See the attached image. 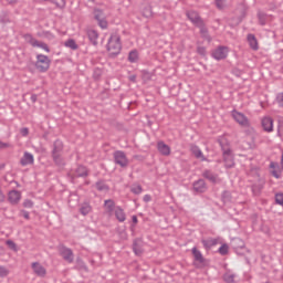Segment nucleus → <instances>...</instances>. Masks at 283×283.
Listing matches in <instances>:
<instances>
[{
    "instance_id": "nucleus-22",
    "label": "nucleus",
    "mask_w": 283,
    "mask_h": 283,
    "mask_svg": "<svg viewBox=\"0 0 283 283\" xmlns=\"http://www.w3.org/2000/svg\"><path fill=\"white\" fill-rule=\"evenodd\" d=\"M262 127L264 129V132H273V118L271 117H264L262 119Z\"/></svg>"
},
{
    "instance_id": "nucleus-18",
    "label": "nucleus",
    "mask_w": 283,
    "mask_h": 283,
    "mask_svg": "<svg viewBox=\"0 0 283 283\" xmlns=\"http://www.w3.org/2000/svg\"><path fill=\"white\" fill-rule=\"evenodd\" d=\"M190 151L195 156V158H198L202 161L207 160V157H205V155L202 154V150L197 145L190 144Z\"/></svg>"
},
{
    "instance_id": "nucleus-6",
    "label": "nucleus",
    "mask_w": 283,
    "mask_h": 283,
    "mask_svg": "<svg viewBox=\"0 0 283 283\" xmlns=\"http://www.w3.org/2000/svg\"><path fill=\"white\" fill-rule=\"evenodd\" d=\"M93 14H94L95 21H97V25H99L102 30H107L108 23H107V18L105 15V12L101 9H94Z\"/></svg>"
},
{
    "instance_id": "nucleus-43",
    "label": "nucleus",
    "mask_w": 283,
    "mask_h": 283,
    "mask_svg": "<svg viewBox=\"0 0 283 283\" xmlns=\"http://www.w3.org/2000/svg\"><path fill=\"white\" fill-rule=\"evenodd\" d=\"M101 76H103V71L101 69H94L93 78L95 81H98V78H101Z\"/></svg>"
},
{
    "instance_id": "nucleus-62",
    "label": "nucleus",
    "mask_w": 283,
    "mask_h": 283,
    "mask_svg": "<svg viewBox=\"0 0 283 283\" xmlns=\"http://www.w3.org/2000/svg\"><path fill=\"white\" fill-rule=\"evenodd\" d=\"M8 3H10L11 6H14V3H17L19 0H7Z\"/></svg>"
},
{
    "instance_id": "nucleus-30",
    "label": "nucleus",
    "mask_w": 283,
    "mask_h": 283,
    "mask_svg": "<svg viewBox=\"0 0 283 283\" xmlns=\"http://www.w3.org/2000/svg\"><path fill=\"white\" fill-rule=\"evenodd\" d=\"M128 61L129 63H138V51L133 50L128 53Z\"/></svg>"
},
{
    "instance_id": "nucleus-16",
    "label": "nucleus",
    "mask_w": 283,
    "mask_h": 283,
    "mask_svg": "<svg viewBox=\"0 0 283 283\" xmlns=\"http://www.w3.org/2000/svg\"><path fill=\"white\" fill-rule=\"evenodd\" d=\"M193 191L196 193H205L207 191V182H205V179H199L192 184Z\"/></svg>"
},
{
    "instance_id": "nucleus-63",
    "label": "nucleus",
    "mask_w": 283,
    "mask_h": 283,
    "mask_svg": "<svg viewBox=\"0 0 283 283\" xmlns=\"http://www.w3.org/2000/svg\"><path fill=\"white\" fill-rule=\"evenodd\" d=\"M146 17H151V10H146V13H145Z\"/></svg>"
},
{
    "instance_id": "nucleus-24",
    "label": "nucleus",
    "mask_w": 283,
    "mask_h": 283,
    "mask_svg": "<svg viewBox=\"0 0 283 283\" xmlns=\"http://www.w3.org/2000/svg\"><path fill=\"white\" fill-rule=\"evenodd\" d=\"M202 176L206 178V180H209L213 185H216V182H218V175L213 174V171H211V170H205L202 172Z\"/></svg>"
},
{
    "instance_id": "nucleus-54",
    "label": "nucleus",
    "mask_w": 283,
    "mask_h": 283,
    "mask_svg": "<svg viewBox=\"0 0 283 283\" xmlns=\"http://www.w3.org/2000/svg\"><path fill=\"white\" fill-rule=\"evenodd\" d=\"M21 213L25 220H30V212L22 210Z\"/></svg>"
},
{
    "instance_id": "nucleus-53",
    "label": "nucleus",
    "mask_w": 283,
    "mask_h": 283,
    "mask_svg": "<svg viewBox=\"0 0 283 283\" xmlns=\"http://www.w3.org/2000/svg\"><path fill=\"white\" fill-rule=\"evenodd\" d=\"M272 176L274 177V178H276V179H280V178H282V175L277 171V170H272Z\"/></svg>"
},
{
    "instance_id": "nucleus-13",
    "label": "nucleus",
    "mask_w": 283,
    "mask_h": 283,
    "mask_svg": "<svg viewBox=\"0 0 283 283\" xmlns=\"http://www.w3.org/2000/svg\"><path fill=\"white\" fill-rule=\"evenodd\" d=\"M63 149H64L63 142L60 139H56L53 143V149L51 151V156H63Z\"/></svg>"
},
{
    "instance_id": "nucleus-31",
    "label": "nucleus",
    "mask_w": 283,
    "mask_h": 283,
    "mask_svg": "<svg viewBox=\"0 0 283 283\" xmlns=\"http://www.w3.org/2000/svg\"><path fill=\"white\" fill-rule=\"evenodd\" d=\"M133 251L135 255H143V248L140 247V244H138V240H135L133 242Z\"/></svg>"
},
{
    "instance_id": "nucleus-41",
    "label": "nucleus",
    "mask_w": 283,
    "mask_h": 283,
    "mask_svg": "<svg viewBox=\"0 0 283 283\" xmlns=\"http://www.w3.org/2000/svg\"><path fill=\"white\" fill-rule=\"evenodd\" d=\"M258 19H259L260 25H266V14L259 12Z\"/></svg>"
},
{
    "instance_id": "nucleus-4",
    "label": "nucleus",
    "mask_w": 283,
    "mask_h": 283,
    "mask_svg": "<svg viewBox=\"0 0 283 283\" xmlns=\"http://www.w3.org/2000/svg\"><path fill=\"white\" fill-rule=\"evenodd\" d=\"M113 158H114L115 165H118L123 169L129 166V159H127V155L123 150L114 151Z\"/></svg>"
},
{
    "instance_id": "nucleus-42",
    "label": "nucleus",
    "mask_w": 283,
    "mask_h": 283,
    "mask_svg": "<svg viewBox=\"0 0 283 283\" xmlns=\"http://www.w3.org/2000/svg\"><path fill=\"white\" fill-rule=\"evenodd\" d=\"M8 275H10V270L0 265V277H8Z\"/></svg>"
},
{
    "instance_id": "nucleus-29",
    "label": "nucleus",
    "mask_w": 283,
    "mask_h": 283,
    "mask_svg": "<svg viewBox=\"0 0 283 283\" xmlns=\"http://www.w3.org/2000/svg\"><path fill=\"white\" fill-rule=\"evenodd\" d=\"M95 187H96L97 191H109V186H107V184H105V181H103V180H98L95 184Z\"/></svg>"
},
{
    "instance_id": "nucleus-58",
    "label": "nucleus",
    "mask_w": 283,
    "mask_h": 283,
    "mask_svg": "<svg viewBox=\"0 0 283 283\" xmlns=\"http://www.w3.org/2000/svg\"><path fill=\"white\" fill-rule=\"evenodd\" d=\"M132 220H133V224H138V217L133 216Z\"/></svg>"
},
{
    "instance_id": "nucleus-45",
    "label": "nucleus",
    "mask_w": 283,
    "mask_h": 283,
    "mask_svg": "<svg viewBox=\"0 0 283 283\" xmlns=\"http://www.w3.org/2000/svg\"><path fill=\"white\" fill-rule=\"evenodd\" d=\"M6 244H7V247H9V249H11V251H17V243H14V241L7 240Z\"/></svg>"
},
{
    "instance_id": "nucleus-38",
    "label": "nucleus",
    "mask_w": 283,
    "mask_h": 283,
    "mask_svg": "<svg viewBox=\"0 0 283 283\" xmlns=\"http://www.w3.org/2000/svg\"><path fill=\"white\" fill-rule=\"evenodd\" d=\"M274 199L275 205H280V207H283V192H276Z\"/></svg>"
},
{
    "instance_id": "nucleus-57",
    "label": "nucleus",
    "mask_w": 283,
    "mask_h": 283,
    "mask_svg": "<svg viewBox=\"0 0 283 283\" xmlns=\"http://www.w3.org/2000/svg\"><path fill=\"white\" fill-rule=\"evenodd\" d=\"M144 202H151V196L145 195L144 196Z\"/></svg>"
},
{
    "instance_id": "nucleus-17",
    "label": "nucleus",
    "mask_w": 283,
    "mask_h": 283,
    "mask_svg": "<svg viewBox=\"0 0 283 283\" xmlns=\"http://www.w3.org/2000/svg\"><path fill=\"white\" fill-rule=\"evenodd\" d=\"M8 200L10 202V205H17L18 202H21V191H19V190L9 191Z\"/></svg>"
},
{
    "instance_id": "nucleus-1",
    "label": "nucleus",
    "mask_w": 283,
    "mask_h": 283,
    "mask_svg": "<svg viewBox=\"0 0 283 283\" xmlns=\"http://www.w3.org/2000/svg\"><path fill=\"white\" fill-rule=\"evenodd\" d=\"M107 52H109V56H118L120 54V50H123V44L120 43V35L113 33L111 34L107 45Z\"/></svg>"
},
{
    "instance_id": "nucleus-61",
    "label": "nucleus",
    "mask_w": 283,
    "mask_h": 283,
    "mask_svg": "<svg viewBox=\"0 0 283 283\" xmlns=\"http://www.w3.org/2000/svg\"><path fill=\"white\" fill-rule=\"evenodd\" d=\"M81 269H83V271H87V265H85V263L81 262Z\"/></svg>"
},
{
    "instance_id": "nucleus-26",
    "label": "nucleus",
    "mask_w": 283,
    "mask_h": 283,
    "mask_svg": "<svg viewBox=\"0 0 283 283\" xmlns=\"http://www.w3.org/2000/svg\"><path fill=\"white\" fill-rule=\"evenodd\" d=\"M248 43H249V45H250V48H251V50H259L260 49V46L258 45V39L255 38V35L254 34H248Z\"/></svg>"
},
{
    "instance_id": "nucleus-55",
    "label": "nucleus",
    "mask_w": 283,
    "mask_h": 283,
    "mask_svg": "<svg viewBox=\"0 0 283 283\" xmlns=\"http://www.w3.org/2000/svg\"><path fill=\"white\" fill-rule=\"evenodd\" d=\"M0 202H6V195L3 193V190L0 188Z\"/></svg>"
},
{
    "instance_id": "nucleus-39",
    "label": "nucleus",
    "mask_w": 283,
    "mask_h": 283,
    "mask_svg": "<svg viewBox=\"0 0 283 283\" xmlns=\"http://www.w3.org/2000/svg\"><path fill=\"white\" fill-rule=\"evenodd\" d=\"M51 3H54V6H56V8H59L60 10H63V8H65V0H50Z\"/></svg>"
},
{
    "instance_id": "nucleus-11",
    "label": "nucleus",
    "mask_w": 283,
    "mask_h": 283,
    "mask_svg": "<svg viewBox=\"0 0 283 283\" xmlns=\"http://www.w3.org/2000/svg\"><path fill=\"white\" fill-rule=\"evenodd\" d=\"M31 266H32L33 273H35L38 277H45V275H48V270H45V268L41 265V263L33 262Z\"/></svg>"
},
{
    "instance_id": "nucleus-40",
    "label": "nucleus",
    "mask_w": 283,
    "mask_h": 283,
    "mask_svg": "<svg viewBox=\"0 0 283 283\" xmlns=\"http://www.w3.org/2000/svg\"><path fill=\"white\" fill-rule=\"evenodd\" d=\"M219 253L220 255H228L229 253V245L227 243H223L220 248H219Z\"/></svg>"
},
{
    "instance_id": "nucleus-28",
    "label": "nucleus",
    "mask_w": 283,
    "mask_h": 283,
    "mask_svg": "<svg viewBox=\"0 0 283 283\" xmlns=\"http://www.w3.org/2000/svg\"><path fill=\"white\" fill-rule=\"evenodd\" d=\"M262 189H264V184L262 182L252 185V192L254 196H260V193H262Z\"/></svg>"
},
{
    "instance_id": "nucleus-35",
    "label": "nucleus",
    "mask_w": 283,
    "mask_h": 283,
    "mask_svg": "<svg viewBox=\"0 0 283 283\" xmlns=\"http://www.w3.org/2000/svg\"><path fill=\"white\" fill-rule=\"evenodd\" d=\"M197 28H199L200 34H202L203 36L209 34V29H207V25L205 24V22H201L200 24H197Z\"/></svg>"
},
{
    "instance_id": "nucleus-19",
    "label": "nucleus",
    "mask_w": 283,
    "mask_h": 283,
    "mask_svg": "<svg viewBox=\"0 0 283 283\" xmlns=\"http://www.w3.org/2000/svg\"><path fill=\"white\" fill-rule=\"evenodd\" d=\"M114 216L116 220L119 222H125V220H127V214L125 213V210L120 206H117L115 208Z\"/></svg>"
},
{
    "instance_id": "nucleus-36",
    "label": "nucleus",
    "mask_w": 283,
    "mask_h": 283,
    "mask_svg": "<svg viewBox=\"0 0 283 283\" xmlns=\"http://www.w3.org/2000/svg\"><path fill=\"white\" fill-rule=\"evenodd\" d=\"M24 39L28 43H30V45H32V48H34V44L36 43V39H34V36H32V34L27 33L24 34Z\"/></svg>"
},
{
    "instance_id": "nucleus-51",
    "label": "nucleus",
    "mask_w": 283,
    "mask_h": 283,
    "mask_svg": "<svg viewBox=\"0 0 283 283\" xmlns=\"http://www.w3.org/2000/svg\"><path fill=\"white\" fill-rule=\"evenodd\" d=\"M20 134L21 136H28V134H30V129H28V127L21 128Z\"/></svg>"
},
{
    "instance_id": "nucleus-23",
    "label": "nucleus",
    "mask_w": 283,
    "mask_h": 283,
    "mask_svg": "<svg viewBox=\"0 0 283 283\" xmlns=\"http://www.w3.org/2000/svg\"><path fill=\"white\" fill-rule=\"evenodd\" d=\"M88 176H90V172L87 171V167L78 166L75 169V178H87Z\"/></svg>"
},
{
    "instance_id": "nucleus-10",
    "label": "nucleus",
    "mask_w": 283,
    "mask_h": 283,
    "mask_svg": "<svg viewBox=\"0 0 283 283\" xmlns=\"http://www.w3.org/2000/svg\"><path fill=\"white\" fill-rule=\"evenodd\" d=\"M187 18L189 19V21H191V23H193V25L198 27L199 24H201L202 22H205V20H202V18L200 17V13L197 11H188L187 12Z\"/></svg>"
},
{
    "instance_id": "nucleus-47",
    "label": "nucleus",
    "mask_w": 283,
    "mask_h": 283,
    "mask_svg": "<svg viewBox=\"0 0 283 283\" xmlns=\"http://www.w3.org/2000/svg\"><path fill=\"white\" fill-rule=\"evenodd\" d=\"M0 23H10V18L8 17V14L1 15Z\"/></svg>"
},
{
    "instance_id": "nucleus-59",
    "label": "nucleus",
    "mask_w": 283,
    "mask_h": 283,
    "mask_svg": "<svg viewBox=\"0 0 283 283\" xmlns=\"http://www.w3.org/2000/svg\"><path fill=\"white\" fill-rule=\"evenodd\" d=\"M276 167H279V166H277V163H273V161H272V163L270 164V169H275Z\"/></svg>"
},
{
    "instance_id": "nucleus-33",
    "label": "nucleus",
    "mask_w": 283,
    "mask_h": 283,
    "mask_svg": "<svg viewBox=\"0 0 283 283\" xmlns=\"http://www.w3.org/2000/svg\"><path fill=\"white\" fill-rule=\"evenodd\" d=\"M223 282L234 283L235 282V274H231V273L223 274Z\"/></svg>"
},
{
    "instance_id": "nucleus-32",
    "label": "nucleus",
    "mask_w": 283,
    "mask_h": 283,
    "mask_svg": "<svg viewBox=\"0 0 283 283\" xmlns=\"http://www.w3.org/2000/svg\"><path fill=\"white\" fill-rule=\"evenodd\" d=\"M65 48H70L71 50H78V44H76V41L74 39H69L64 43Z\"/></svg>"
},
{
    "instance_id": "nucleus-46",
    "label": "nucleus",
    "mask_w": 283,
    "mask_h": 283,
    "mask_svg": "<svg viewBox=\"0 0 283 283\" xmlns=\"http://www.w3.org/2000/svg\"><path fill=\"white\" fill-rule=\"evenodd\" d=\"M222 199H223L224 202L231 200V192H229V191H227V190L223 191V193H222Z\"/></svg>"
},
{
    "instance_id": "nucleus-50",
    "label": "nucleus",
    "mask_w": 283,
    "mask_h": 283,
    "mask_svg": "<svg viewBox=\"0 0 283 283\" xmlns=\"http://www.w3.org/2000/svg\"><path fill=\"white\" fill-rule=\"evenodd\" d=\"M224 0H216V6L219 8V10H222L224 8Z\"/></svg>"
},
{
    "instance_id": "nucleus-14",
    "label": "nucleus",
    "mask_w": 283,
    "mask_h": 283,
    "mask_svg": "<svg viewBox=\"0 0 283 283\" xmlns=\"http://www.w3.org/2000/svg\"><path fill=\"white\" fill-rule=\"evenodd\" d=\"M157 150L161 156H171V147L165 144V142L160 140L157 143Z\"/></svg>"
},
{
    "instance_id": "nucleus-5",
    "label": "nucleus",
    "mask_w": 283,
    "mask_h": 283,
    "mask_svg": "<svg viewBox=\"0 0 283 283\" xmlns=\"http://www.w3.org/2000/svg\"><path fill=\"white\" fill-rule=\"evenodd\" d=\"M191 253L193 256V264L195 266H197V269H200L201 266H207L208 261L207 259H205V256L202 255V252H200L198 248L193 247L191 249Z\"/></svg>"
},
{
    "instance_id": "nucleus-7",
    "label": "nucleus",
    "mask_w": 283,
    "mask_h": 283,
    "mask_svg": "<svg viewBox=\"0 0 283 283\" xmlns=\"http://www.w3.org/2000/svg\"><path fill=\"white\" fill-rule=\"evenodd\" d=\"M59 251L60 255L63 258V260H65V262H69V264H72V262H74V252L72 251V249L62 245L60 247Z\"/></svg>"
},
{
    "instance_id": "nucleus-49",
    "label": "nucleus",
    "mask_w": 283,
    "mask_h": 283,
    "mask_svg": "<svg viewBox=\"0 0 283 283\" xmlns=\"http://www.w3.org/2000/svg\"><path fill=\"white\" fill-rule=\"evenodd\" d=\"M276 103H279L280 107H283V93L276 96Z\"/></svg>"
},
{
    "instance_id": "nucleus-56",
    "label": "nucleus",
    "mask_w": 283,
    "mask_h": 283,
    "mask_svg": "<svg viewBox=\"0 0 283 283\" xmlns=\"http://www.w3.org/2000/svg\"><path fill=\"white\" fill-rule=\"evenodd\" d=\"M38 98H39V95H36V94L31 95V102L32 103H36Z\"/></svg>"
},
{
    "instance_id": "nucleus-15",
    "label": "nucleus",
    "mask_w": 283,
    "mask_h": 283,
    "mask_svg": "<svg viewBox=\"0 0 283 283\" xmlns=\"http://www.w3.org/2000/svg\"><path fill=\"white\" fill-rule=\"evenodd\" d=\"M20 165L22 167H28V165H34V155L31 153L25 151L20 159Z\"/></svg>"
},
{
    "instance_id": "nucleus-3",
    "label": "nucleus",
    "mask_w": 283,
    "mask_h": 283,
    "mask_svg": "<svg viewBox=\"0 0 283 283\" xmlns=\"http://www.w3.org/2000/svg\"><path fill=\"white\" fill-rule=\"evenodd\" d=\"M220 147L222 149L224 166L227 169H231L235 165V161H233V155L231 154V148H229V146H224L222 143H220Z\"/></svg>"
},
{
    "instance_id": "nucleus-60",
    "label": "nucleus",
    "mask_w": 283,
    "mask_h": 283,
    "mask_svg": "<svg viewBox=\"0 0 283 283\" xmlns=\"http://www.w3.org/2000/svg\"><path fill=\"white\" fill-rule=\"evenodd\" d=\"M129 81H132V83H136V75H130Z\"/></svg>"
},
{
    "instance_id": "nucleus-52",
    "label": "nucleus",
    "mask_w": 283,
    "mask_h": 283,
    "mask_svg": "<svg viewBox=\"0 0 283 283\" xmlns=\"http://www.w3.org/2000/svg\"><path fill=\"white\" fill-rule=\"evenodd\" d=\"M8 147H10L9 143H3V142L0 140V151L3 150V149H8Z\"/></svg>"
},
{
    "instance_id": "nucleus-8",
    "label": "nucleus",
    "mask_w": 283,
    "mask_h": 283,
    "mask_svg": "<svg viewBox=\"0 0 283 283\" xmlns=\"http://www.w3.org/2000/svg\"><path fill=\"white\" fill-rule=\"evenodd\" d=\"M228 54H229V48L227 46H219L212 52V56L213 59H216V61L224 60Z\"/></svg>"
},
{
    "instance_id": "nucleus-20",
    "label": "nucleus",
    "mask_w": 283,
    "mask_h": 283,
    "mask_svg": "<svg viewBox=\"0 0 283 283\" xmlns=\"http://www.w3.org/2000/svg\"><path fill=\"white\" fill-rule=\"evenodd\" d=\"M52 159L55 167H57L59 169H65L66 163H65V158H63V155H53Z\"/></svg>"
},
{
    "instance_id": "nucleus-48",
    "label": "nucleus",
    "mask_w": 283,
    "mask_h": 283,
    "mask_svg": "<svg viewBox=\"0 0 283 283\" xmlns=\"http://www.w3.org/2000/svg\"><path fill=\"white\" fill-rule=\"evenodd\" d=\"M197 52L201 56H205V54H207V49L205 46H199V48H197Z\"/></svg>"
},
{
    "instance_id": "nucleus-2",
    "label": "nucleus",
    "mask_w": 283,
    "mask_h": 283,
    "mask_svg": "<svg viewBox=\"0 0 283 283\" xmlns=\"http://www.w3.org/2000/svg\"><path fill=\"white\" fill-rule=\"evenodd\" d=\"M52 61L48 55L44 54H38L36 55V62H35V69L40 71L41 73L48 72L50 70V64Z\"/></svg>"
},
{
    "instance_id": "nucleus-27",
    "label": "nucleus",
    "mask_w": 283,
    "mask_h": 283,
    "mask_svg": "<svg viewBox=\"0 0 283 283\" xmlns=\"http://www.w3.org/2000/svg\"><path fill=\"white\" fill-rule=\"evenodd\" d=\"M80 213L82 216H88V213H92V206L90 203H82L80 207Z\"/></svg>"
},
{
    "instance_id": "nucleus-25",
    "label": "nucleus",
    "mask_w": 283,
    "mask_h": 283,
    "mask_svg": "<svg viewBox=\"0 0 283 283\" xmlns=\"http://www.w3.org/2000/svg\"><path fill=\"white\" fill-rule=\"evenodd\" d=\"M201 244L207 251H209V249H212V247H216L218 244V239L210 238L207 240H202Z\"/></svg>"
},
{
    "instance_id": "nucleus-37",
    "label": "nucleus",
    "mask_w": 283,
    "mask_h": 283,
    "mask_svg": "<svg viewBox=\"0 0 283 283\" xmlns=\"http://www.w3.org/2000/svg\"><path fill=\"white\" fill-rule=\"evenodd\" d=\"M132 193H134L135 196H140V193H143V186L137 185V186H133L130 188Z\"/></svg>"
},
{
    "instance_id": "nucleus-9",
    "label": "nucleus",
    "mask_w": 283,
    "mask_h": 283,
    "mask_svg": "<svg viewBox=\"0 0 283 283\" xmlns=\"http://www.w3.org/2000/svg\"><path fill=\"white\" fill-rule=\"evenodd\" d=\"M232 118H234V120L239 123L241 127H249V118H247L244 114L238 111H232Z\"/></svg>"
},
{
    "instance_id": "nucleus-21",
    "label": "nucleus",
    "mask_w": 283,
    "mask_h": 283,
    "mask_svg": "<svg viewBox=\"0 0 283 283\" xmlns=\"http://www.w3.org/2000/svg\"><path fill=\"white\" fill-rule=\"evenodd\" d=\"M104 207L106 209V213H108V216H112V213H114L116 211V202H114V200L112 199H107L104 201Z\"/></svg>"
},
{
    "instance_id": "nucleus-44",
    "label": "nucleus",
    "mask_w": 283,
    "mask_h": 283,
    "mask_svg": "<svg viewBox=\"0 0 283 283\" xmlns=\"http://www.w3.org/2000/svg\"><path fill=\"white\" fill-rule=\"evenodd\" d=\"M23 207H24L25 209H32V207H34V201H33V200H30V199H25V200L23 201Z\"/></svg>"
},
{
    "instance_id": "nucleus-34",
    "label": "nucleus",
    "mask_w": 283,
    "mask_h": 283,
    "mask_svg": "<svg viewBox=\"0 0 283 283\" xmlns=\"http://www.w3.org/2000/svg\"><path fill=\"white\" fill-rule=\"evenodd\" d=\"M33 48H41L42 50H44L45 52H50V46H48L46 43L41 42V41H35Z\"/></svg>"
},
{
    "instance_id": "nucleus-64",
    "label": "nucleus",
    "mask_w": 283,
    "mask_h": 283,
    "mask_svg": "<svg viewBox=\"0 0 283 283\" xmlns=\"http://www.w3.org/2000/svg\"><path fill=\"white\" fill-rule=\"evenodd\" d=\"M44 1H51V0H44Z\"/></svg>"
},
{
    "instance_id": "nucleus-12",
    "label": "nucleus",
    "mask_w": 283,
    "mask_h": 283,
    "mask_svg": "<svg viewBox=\"0 0 283 283\" xmlns=\"http://www.w3.org/2000/svg\"><path fill=\"white\" fill-rule=\"evenodd\" d=\"M86 35L91 45H94V48H96V45H98V31L94 29H87Z\"/></svg>"
}]
</instances>
